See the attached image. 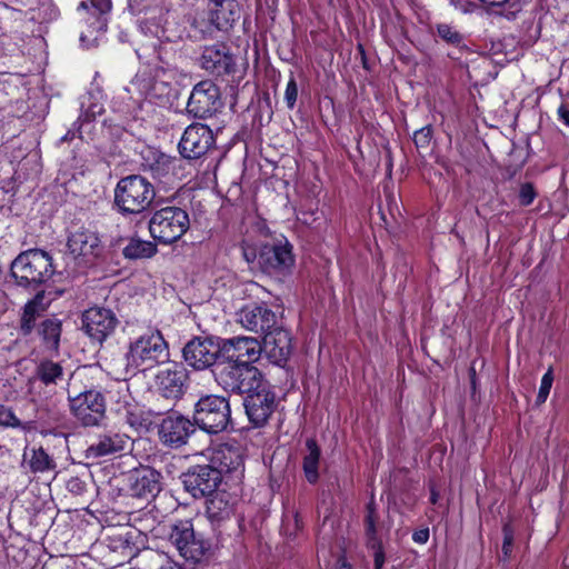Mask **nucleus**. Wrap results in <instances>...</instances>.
<instances>
[{
    "mask_svg": "<svg viewBox=\"0 0 569 569\" xmlns=\"http://www.w3.org/2000/svg\"><path fill=\"white\" fill-rule=\"evenodd\" d=\"M169 345L158 329H149L128 347L127 369L144 372L169 361Z\"/></svg>",
    "mask_w": 569,
    "mask_h": 569,
    "instance_id": "f257e3e1",
    "label": "nucleus"
},
{
    "mask_svg": "<svg viewBox=\"0 0 569 569\" xmlns=\"http://www.w3.org/2000/svg\"><path fill=\"white\" fill-rule=\"evenodd\" d=\"M54 273L52 257L42 249L20 252L10 264V274L16 284L36 289L46 283Z\"/></svg>",
    "mask_w": 569,
    "mask_h": 569,
    "instance_id": "f03ea898",
    "label": "nucleus"
},
{
    "mask_svg": "<svg viewBox=\"0 0 569 569\" xmlns=\"http://www.w3.org/2000/svg\"><path fill=\"white\" fill-rule=\"evenodd\" d=\"M154 198V186L140 174L121 178L114 188V206L123 216L147 211Z\"/></svg>",
    "mask_w": 569,
    "mask_h": 569,
    "instance_id": "7ed1b4c3",
    "label": "nucleus"
},
{
    "mask_svg": "<svg viewBox=\"0 0 569 569\" xmlns=\"http://www.w3.org/2000/svg\"><path fill=\"white\" fill-rule=\"evenodd\" d=\"M217 383L228 392L247 393L261 387L262 373L254 366L228 360L218 361L212 370Z\"/></svg>",
    "mask_w": 569,
    "mask_h": 569,
    "instance_id": "20e7f679",
    "label": "nucleus"
},
{
    "mask_svg": "<svg viewBox=\"0 0 569 569\" xmlns=\"http://www.w3.org/2000/svg\"><path fill=\"white\" fill-rule=\"evenodd\" d=\"M193 421L207 433L217 435L231 423L230 403L221 396L201 397L194 405Z\"/></svg>",
    "mask_w": 569,
    "mask_h": 569,
    "instance_id": "39448f33",
    "label": "nucleus"
},
{
    "mask_svg": "<svg viewBox=\"0 0 569 569\" xmlns=\"http://www.w3.org/2000/svg\"><path fill=\"white\" fill-rule=\"evenodd\" d=\"M188 212L180 207H164L157 210L149 220L151 237L164 244L179 240L189 229Z\"/></svg>",
    "mask_w": 569,
    "mask_h": 569,
    "instance_id": "423d86ee",
    "label": "nucleus"
},
{
    "mask_svg": "<svg viewBox=\"0 0 569 569\" xmlns=\"http://www.w3.org/2000/svg\"><path fill=\"white\" fill-rule=\"evenodd\" d=\"M169 539L179 555L192 563L202 561L210 550V543L201 535L196 533L191 520L176 522L172 526Z\"/></svg>",
    "mask_w": 569,
    "mask_h": 569,
    "instance_id": "0eeeda50",
    "label": "nucleus"
},
{
    "mask_svg": "<svg viewBox=\"0 0 569 569\" xmlns=\"http://www.w3.org/2000/svg\"><path fill=\"white\" fill-rule=\"evenodd\" d=\"M68 401L72 416L84 427L98 426L106 417L107 401L99 390L89 389L76 396L68 391Z\"/></svg>",
    "mask_w": 569,
    "mask_h": 569,
    "instance_id": "6e6552de",
    "label": "nucleus"
},
{
    "mask_svg": "<svg viewBox=\"0 0 569 569\" xmlns=\"http://www.w3.org/2000/svg\"><path fill=\"white\" fill-rule=\"evenodd\" d=\"M222 107L220 90L211 80L198 82L188 99L187 112L193 118L206 119Z\"/></svg>",
    "mask_w": 569,
    "mask_h": 569,
    "instance_id": "1a4fd4ad",
    "label": "nucleus"
},
{
    "mask_svg": "<svg viewBox=\"0 0 569 569\" xmlns=\"http://www.w3.org/2000/svg\"><path fill=\"white\" fill-rule=\"evenodd\" d=\"M186 363L194 370H206L221 360V342L212 338L196 337L182 349Z\"/></svg>",
    "mask_w": 569,
    "mask_h": 569,
    "instance_id": "9d476101",
    "label": "nucleus"
},
{
    "mask_svg": "<svg viewBox=\"0 0 569 569\" xmlns=\"http://www.w3.org/2000/svg\"><path fill=\"white\" fill-rule=\"evenodd\" d=\"M295 263L292 246L288 240L267 242L259 247L258 266L267 273H283Z\"/></svg>",
    "mask_w": 569,
    "mask_h": 569,
    "instance_id": "9b49d317",
    "label": "nucleus"
},
{
    "mask_svg": "<svg viewBox=\"0 0 569 569\" xmlns=\"http://www.w3.org/2000/svg\"><path fill=\"white\" fill-rule=\"evenodd\" d=\"M196 432V423L178 411L167 415L159 425L160 441L172 449L187 445L189 438Z\"/></svg>",
    "mask_w": 569,
    "mask_h": 569,
    "instance_id": "f8f14e48",
    "label": "nucleus"
},
{
    "mask_svg": "<svg viewBox=\"0 0 569 569\" xmlns=\"http://www.w3.org/2000/svg\"><path fill=\"white\" fill-rule=\"evenodd\" d=\"M221 479L211 463L193 466L182 475L184 489L196 499L214 493Z\"/></svg>",
    "mask_w": 569,
    "mask_h": 569,
    "instance_id": "ddd939ff",
    "label": "nucleus"
},
{
    "mask_svg": "<svg viewBox=\"0 0 569 569\" xmlns=\"http://www.w3.org/2000/svg\"><path fill=\"white\" fill-rule=\"evenodd\" d=\"M207 457L214 469L240 478L244 471V450L237 442L220 443L207 450Z\"/></svg>",
    "mask_w": 569,
    "mask_h": 569,
    "instance_id": "4468645a",
    "label": "nucleus"
},
{
    "mask_svg": "<svg viewBox=\"0 0 569 569\" xmlns=\"http://www.w3.org/2000/svg\"><path fill=\"white\" fill-rule=\"evenodd\" d=\"M221 359L253 366L262 355L261 342L253 337L237 336L221 339Z\"/></svg>",
    "mask_w": 569,
    "mask_h": 569,
    "instance_id": "2eb2a0df",
    "label": "nucleus"
},
{
    "mask_svg": "<svg viewBox=\"0 0 569 569\" xmlns=\"http://www.w3.org/2000/svg\"><path fill=\"white\" fill-rule=\"evenodd\" d=\"M214 146L212 130L202 123H193L186 128L178 148L180 154L189 160L203 157Z\"/></svg>",
    "mask_w": 569,
    "mask_h": 569,
    "instance_id": "dca6fc26",
    "label": "nucleus"
},
{
    "mask_svg": "<svg viewBox=\"0 0 569 569\" xmlns=\"http://www.w3.org/2000/svg\"><path fill=\"white\" fill-rule=\"evenodd\" d=\"M119 320L111 309L92 307L82 315V326L86 333L97 342H103L112 335Z\"/></svg>",
    "mask_w": 569,
    "mask_h": 569,
    "instance_id": "f3484780",
    "label": "nucleus"
},
{
    "mask_svg": "<svg viewBox=\"0 0 569 569\" xmlns=\"http://www.w3.org/2000/svg\"><path fill=\"white\" fill-rule=\"evenodd\" d=\"M237 322L248 331L263 335L278 323V317L264 302H251L237 312Z\"/></svg>",
    "mask_w": 569,
    "mask_h": 569,
    "instance_id": "a211bd4d",
    "label": "nucleus"
},
{
    "mask_svg": "<svg viewBox=\"0 0 569 569\" xmlns=\"http://www.w3.org/2000/svg\"><path fill=\"white\" fill-rule=\"evenodd\" d=\"M261 347L262 353L271 363L283 367L292 352L291 333L277 323L263 333Z\"/></svg>",
    "mask_w": 569,
    "mask_h": 569,
    "instance_id": "6ab92c4d",
    "label": "nucleus"
},
{
    "mask_svg": "<svg viewBox=\"0 0 569 569\" xmlns=\"http://www.w3.org/2000/svg\"><path fill=\"white\" fill-rule=\"evenodd\" d=\"M243 406L249 421L254 427H262L276 408V396L261 382L260 388L247 392Z\"/></svg>",
    "mask_w": 569,
    "mask_h": 569,
    "instance_id": "aec40b11",
    "label": "nucleus"
},
{
    "mask_svg": "<svg viewBox=\"0 0 569 569\" xmlns=\"http://www.w3.org/2000/svg\"><path fill=\"white\" fill-rule=\"evenodd\" d=\"M188 372L182 363L170 362L158 371L156 387L159 393L167 399H179L187 389Z\"/></svg>",
    "mask_w": 569,
    "mask_h": 569,
    "instance_id": "412c9836",
    "label": "nucleus"
},
{
    "mask_svg": "<svg viewBox=\"0 0 569 569\" xmlns=\"http://www.w3.org/2000/svg\"><path fill=\"white\" fill-rule=\"evenodd\" d=\"M67 247L74 258H82L89 262L98 258L103 250L102 241L98 232L80 228L68 237Z\"/></svg>",
    "mask_w": 569,
    "mask_h": 569,
    "instance_id": "4be33fe9",
    "label": "nucleus"
},
{
    "mask_svg": "<svg viewBox=\"0 0 569 569\" xmlns=\"http://www.w3.org/2000/svg\"><path fill=\"white\" fill-rule=\"evenodd\" d=\"M130 437L126 433L110 429L97 435L96 439L86 450V457L98 459L124 451L130 445Z\"/></svg>",
    "mask_w": 569,
    "mask_h": 569,
    "instance_id": "5701e85b",
    "label": "nucleus"
},
{
    "mask_svg": "<svg viewBox=\"0 0 569 569\" xmlns=\"http://www.w3.org/2000/svg\"><path fill=\"white\" fill-rule=\"evenodd\" d=\"M200 66L212 74L224 76L234 71L236 62L224 43H216L203 48Z\"/></svg>",
    "mask_w": 569,
    "mask_h": 569,
    "instance_id": "b1692460",
    "label": "nucleus"
},
{
    "mask_svg": "<svg viewBox=\"0 0 569 569\" xmlns=\"http://www.w3.org/2000/svg\"><path fill=\"white\" fill-rule=\"evenodd\" d=\"M160 473L151 468H141L129 476L131 496L150 500L160 492Z\"/></svg>",
    "mask_w": 569,
    "mask_h": 569,
    "instance_id": "393cba45",
    "label": "nucleus"
},
{
    "mask_svg": "<svg viewBox=\"0 0 569 569\" xmlns=\"http://www.w3.org/2000/svg\"><path fill=\"white\" fill-rule=\"evenodd\" d=\"M209 21L214 29L228 31L239 18V6L236 0H212Z\"/></svg>",
    "mask_w": 569,
    "mask_h": 569,
    "instance_id": "a878e982",
    "label": "nucleus"
},
{
    "mask_svg": "<svg viewBox=\"0 0 569 569\" xmlns=\"http://www.w3.org/2000/svg\"><path fill=\"white\" fill-rule=\"evenodd\" d=\"M63 379L64 370L59 362L43 360L36 367L33 376L29 379V391L33 393L38 382L51 390L52 387L63 381Z\"/></svg>",
    "mask_w": 569,
    "mask_h": 569,
    "instance_id": "bb28decb",
    "label": "nucleus"
},
{
    "mask_svg": "<svg viewBox=\"0 0 569 569\" xmlns=\"http://www.w3.org/2000/svg\"><path fill=\"white\" fill-rule=\"evenodd\" d=\"M21 467L32 473L54 471V459L42 447H26L22 453Z\"/></svg>",
    "mask_w": 569,
    "mask_h": 569,
    "instance_id": "cd10ccee",
    "label": "nucleus"
},
{
    "mask_svg": "<svg viewBox=\"0 0 569 569\" xmlns=\"http://www.w3.org/2000/svg\"><path fill=\"white\" fill-rule=\"evenodd\" d=\"M232 506L224 492H214L207 500L206 515L212 525H219L230 518Z\"/></svg>",
    "mask_w": 569,
    "mask_h": 569,
    "instance_id": "c85d7f7f",
    "label": "nucleus"
},
{
    "mask_svg": "<svg viewBox=\"0 0 569 569\" xmlns=\"http://www.w3.org/2000/svg\"><path fill=\"white\" fill-rule=\"evenodd\" d=\"M320 457L321 450L317 445V441L312 438L307 439L302 468L305 476L310 483H316L319 479Z\"/></svg>",
    "mask_w": 569,
    "mask_h": 569,
    "instance_id": "c756f323",
    "label": "nucleus"
},
{
    "mask_svg": "<svg viewBox=\"0 0 569 569\" xmlns=\"http://www.w3.org/2000/svg\"><path fill=\"white\" fill-rule=\"evenodd\" d=\"M156 253L157 246L153 242L138 238H131L122 249L123 257L129 260L149 259Z\"/></svg>",
    "mask_w": 569,
    "mask_h": 569,
    "instance_id": "7c9ffc66",
    "label": "nucleus"
},
{
    "mask_svg": "<svg viewBox=\"0 0 569 569\" xmlns=\"http://www.w3.org/2000/svg\"><path fill=\"white\" fill-rule=\"evenodd\" d=\"M42 311V297L39 295L26 303L20 321V330L24 336L32 332L36 320Z\"/></svg>",
    "mask_w": 569,
    "mask_h": 569,
    "instance_id": "2f4dec72",
    "label": "nucleus"
},
{
    "mask_svg": "<svg viewBox=\"0 0 569 569\" xmlns=\"http://www.w3.org/2000/svg\"><path fill=\"white\" fill-rule=\"evenodd\" d=\"M39 333L48 349L58 350L61 336V321L58 319H47L42 321Z\"/></svg>",
    "mask_w": 569,
    "mask_h": 569,
    "instance_id": "473e14b6",
    "label": "nucleus"
},
{
    "mask_svg": "<svg viewBox=\"0 0 569 569\" xmlns=\"http://www.w3.org/2000/svg\"><path fill=\"white\" fill-rule=\"evenodd\" d=\"M437 37L446 43L455 47H460L463 42V36L451 24L437 23L436 24Z\"/></svg>",
    "mask_w": 569,
    "mask_h": 569,
    "instance_id": "72a5a7b5",
    "label": "nucleus"
},
{
    "mask_svg": "<svg viewBox=\"0 0 569 569\" xmlns=\"http://www.w3.org/2000/svg\"><path fill=\"white\" fill-rule=\"evenodd\" d=\"M377 511H376V503L373 500H371L367 506V515H366V531L367 536L369 537V540L376 539V521H377Z\"/></svg>",
    "mask_w": 569,
    "mask_h": 569,
    "instance_id": "f704fd0d",
    "label": "nucleus"
},
{
    "mask_svg": "<svg viewBox=\"0 0 569 569\" xmlns=\"http://www.w3.org/2000/svg\"><path fill=\"white\" fill-rule=\"evenodd\" d=\"M552 382H553V375H552V369L550 368L541 378L540 388H539L538 396H537L538 405L546 402V400L550 393Z\"/></svg>",
    "mask_w": 569,
    "mask_h": 569,
    "instance_id": "c9c22d12",
    "label": "nucleus"
},
{
    "mask_svg": "<svg viewBox=\"0 0 569 569\" xmlns=\"http://www.w3.org/2000/svg\"><path fill=\"white\" fill-rule=\"evenodd\" d=\"M154 157V162L150 163L149 167L154 174H161L170 169L171 159L161 152L151 151Z\"/></svg>",
    "mask_w": 569,
    "mask_h": 569,
    "instance_id": "e433bc0d",
    "label": "nucleus"
},
{
    "mask_svg": "<svg viewBox=\"0 0 569 569\" xmlns=\"http://www.w3.org/2000/svg\"><path fill=\"white\" fill-rule=\"evenodd\" d=\"M432 129L430 126L422 127L415 131L413 142L417 148H427L430 143Z\"/></svg>",
    "mask_w": 569,
    "mask_h": 569,
    "instance_id": "4c0bfd02",
    "label": "nucleus"
},
{
    "mask_svg": "<svg viewBox=\"0 0 569 569\" xmlns=\"http://www.w3.org/2000/svg\"><path fill=\"white\" fill-rule=\"evenodd\" d=\"M298 98V86L293 76L290 77L286 90H284V101L289 109H293Z\"/></svg>",
    "mask_w": 569,
    "mask_h": 569,
    "instance_id": "58836bf2",
    "label": "nucleus"
},
{
    "mask_svg": "<svg viewBox=\"0 0 569 569\" xmlns=\"http://www.w3.org/2000/svg\"><path fill=\"white\" fill-rule=\"evenodd\" d=\"M0 425L11 428L21 427V421L10 408L0 406Z\"/></svg>",
    "mask_w": 569,
    "mask_h": 569,
    "instance_id": "ea45409f",
    "label": "nucleus"
},
{
    "mask_svg": "<svg viewBox=\"0 0 569 569\" xmlns=\"http://www.w3.org/2000/svg\"><path fill=\"white\" fill-rule=\"evenodd\" d=\"M536 191L531 183H523L519 191V202L521 206H529L536 198Z\"/></svg>",
    "mask_w": 569,
    "mask_h": 569,
    "instance_id": "a19ab883",
    "label": "nucleus"
},
{
    "mask_svg": "<svg viewBox=\"0 0 569 569\" xmlns=\"http://www.w3.org/2000/svg\"><path fill=\"white\" fill-rule=\"evenodd\" d=\"M369 545L373 550L375 569H382L385 563V552L381 542L377 539L369 540Z\"/></svg>",
    "mask_w": 569,
    "mask_h": 569,
    "instance_id": "79ce46f5",
    "label": "nucleus"
},
{
    "mask_svg": "<svg viewBox=\"0 0 569 569\" xmlns=\"http://www.w3.org/2000/svg\"><path fill=\"white\" fill-rule=\"evenodd\" d=\"M127 422L137 431L148 430V421L136 412H128Z\"/></svg>",
    "mask_w": 569,
    "mask_h": 569,
    "instance_id": "37998d69",
    "label": "nucleus"
},
{
    "mask_svg": "<svg viewBox=\"0 0 569 569\" xmlns=\"http://www.w3.org/2000/svg\"><path fill=\"white\" fill-rule=\"evenodd\" d=\"M67 489L73 495L81 496L86 491L87 485L79 477H71L67 481Z\"/></svg>",
    "mask_w": 569,
    "mask_h": 569,
    "instance_id": "c03bdc74",
    "label": "nucleus"
},
{
    "mask_svg": "<svg viewBox=\"0 0 569 569\" xmlns=\"http://www.w3.org/2000/svg\"><path fill=\"white\" fill-rule=\"evenodd\" d=\"M242 254L248 263H254L256 261L258 262L259 249L252 247H243Z\"/></svg>",
    "mask_w": 569,
    "mask_h": 569,
    "instance_id": "a18cd8bd",
    "label": "nucleus"
},
{
    "mask_svg": "<svg viewBox=\"0 0 569 569\" xmlns=\"http://www.w3.org/2000/svg\"><path fill=\"white\" fill-rule=\"evenodd\" d=\"M91 4L99 11L100 16H103L111 9V0H91Z\"/></svg>",
    "mask_w": 569,
    "mask_h": 569,
    "instance_id": "49530a36",
    "label": "nucleus"
},
{
    "mask_svg": "<svg viewBox=\"0 0 569 569\" xmlns=\"http://www.w3.org/2000/svg\"><path fill=\"white\" fill-rule=\"evenodd\" d=\"M557 113H558L559 120H560L563 124H566L567 127H569V108L567 107V104L561 103V104L558 107Z\"/></svg>",
    "mask_w": 569,
    "mask_h": 569,
    "instance_id": "de8ad7c7",
    "label": "nucleus"
},
{
    "mask_svg": "<svg viewBox=\"0 0 569 569\" xmlns=\"http://www.w3.org/2000/svg\"><path fill=\"white\" fill-rule=\"evenodd\" d=\"M412 539L417 543H426L429 539V529H420L412 535Z\"/></svg>",
    "mask_w": 569,
    "mask_h": 569,
    "instance_id": "09e8293b",
    "label": "nucleus"
},
{
    "mask_svg": "<svg viewBox=\"0 0 569 569\" xmlns=\"http://www.w3.org/2000/svg\"><path fill=\"white\" fill-rule=\"evenodd\" d=\"M511 546H512V537L509 535H506L505 540H503V546H502V550H503L505 555H508L511 551Z\"/></svg>",
    "mask_w": 569,
    "mask_h": 569,
    "instance_id": "8fccbe9b",
    "label": "nucleus"
},
{
    "mask_svg": "<svg viewBox=\"0 0 569 569\" xmlns=\"http://www.w3.org/2000/svg\"><path fill=\"white\" fill-rule=\"evenodd\" d=\"M159 569H182L180 566H178L174 562L166 561L163 565L160 566Z\"/></svg>",
    "mask_w": 569,
    "mask_h": 569,
    "instance_id": "3c124183",
    "label": "nucleus"
},
{
    "mask_svg": "<svg viewBox=\"0 0 569 569\" xmlns=\"http://www.w3.org/2000/svg\"><path fill=\"white\" fill-rule=\"evenodd\" d=\"M338 569H352V567L347 561H341V563H340Z\"/></svg>",
    "mask_w": 569,
    "mask_h": 569,
    "instance_id": "603ef678",
    "label": "nucleus"
},
{
    "mask_svg": "<svg viewBox=\"0 0 569 569\" xmlns=\"http://www.w3.org/2000/svg\"><path fill=\"white\" fill-rule=\"evenodd\" d=\"M30 427H31V422H21V427H19L20 429L22 430H30Z\"/></svg>",
    "mask_w": 569,
    "mask_h": 569,
    "instance_id": "864d4df0",
    "label": "nucleus"
},
{
    "mask_svg": "<svg viewBox=\"0 0 569 569\" xmlns=\"http://www.w3.org/2000/svg\"><path fill=\"white\" fill-rule=\"evenodd\" d=\"M437 499H438L437 493H436V492H432V493H431V498H430L431 502H432V503H436V502H437Z\"/></svg>",
    "mask_w": 569,
    "mask_h": 569,
    "instance_id": "5fc2aeb1",
    "label": "nucleus"
},
{
    "mask_svg": "<svg viewBox=\"0 0 569 569\" xmlns=\"http://www.w3.org/2000/svg\"><path fill=\"white\" fill-rule=\"evenodd\" d=\"M79 8H83V9H86V8H87L86 2H84V1H82V2L79 4Z\"/></svg>",
    "mask_w": 569,
    "mask_h": 569,
    "instance_id": "6e6d98bb",
    "label": "nucleus"
}]
</instances>
